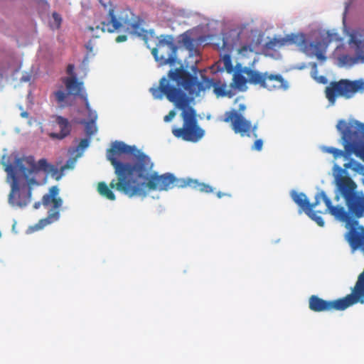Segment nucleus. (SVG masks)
<instances>
[{
    "mask_svg": "<svg viewBox=\"0 0 364 364\" xmlns=\"http://www.w3.org/2000/svg\"><path fill=\"white\" fill-rule=\"evenodd\" d=\"M107 157L118 178L117 182L112 181L111 186L129 198L145 196V188L159 191L173 188L174 175L151 173L154 164L150 157L136 146L116 141L107 150Z\"/></svg>",
    "mask_w": 364,
    "mask_h": 364,
    "instance_id": "1",
    "label": "nucleus"
},
{
    "mask_svg": "<svg viewBox=\"0 0 364 364\" xmlns=\"http://www.w3.org/2000/svg\"><path fill=\"white\" fill-rule=\"evenodd\" d=\"M150 92L155 99H161L163 95L182 112L181 117L183 119V126L173 128L172 133L176 138L182 139L186 141L197 142L204 136V130L198 124L197 114L193 107L190 105L192 98L181 89L170 84L165 77L160 80L159 86L151 87Z\"/></svg>",
    "mask_w": 364,
    "mask_h": 364,
    "instance_id": "2",
    "label": "nucleus"
},
{
    "mask_svg": "<svg viewBox=\"0 0 364 364\" xmlns=\"http://www.w3.org/2000/svg\"><path fill=\"white\" fill-rule=\"evenodd\" d=\"M104 11L106 13V21L101 22V26L95 27L89 26L87 29L91 31L92 36L98 38L99 33H113L114 31H124L127 33L141 36L145 30L141 26V21L129 9H122L109 1L103 3L100 1Z\"/></svg>",
    "mask_w": 364,
    "mask_h": 364,
    "instance_id": "3",
    "label": "nucleus"
},
{
    "mask_svg": "<svg viewBox=\"0 0 364 364\" xmlns=\"http://www.w3.org/2000/svg\"><path fill=\"white\" fill-rule=\"evenodd\" d=\"M170 80L174 82L178 88H182L191 97H198L200 92L213 87L214 93L218 97H231L230 91L227 90L225 84H220V82H214L213 80L203 77V81L200 82L198 77L183 68L170 70L168 73Z\"/></svg>",
    "mask_w": 364,
    "mask_h": 364,
    "instance_id": "4",
    "label": "nucleus"
},
{
    "mask_svg": "<svg viewBox=\"0 0 364 364\" xmlns=\"http://www.w3.org/2000/svg\"><path fill=\"white\" fill-rule=\"evenodd\" d=\"M75 163L74 159H69L65 165L58 169L54 165L48 163L46 159H41L36 162L33 156L16 158L14 161L18 171L22 174L27 184L30 186L38 185L35 177L41 171L50 174L55 180H59L62 178L65 170L73 168Z\"/></svg>",
    "mask_w": 364,
    "mask_h": 364,
    "instance_id": "5",
    "label": "nucleus"
},
{
    "mask_svg": "<svg viewBox=\"0 0 364 364\" xmlns=\"http://www.w3.org/2000/svg\"><path fill=\"white\" fill-rule=\"evenodd\" d=\"M358 303L364 304V272L358 276L351 293L345 297L327 301L311 295L309 299V307L314 312L343 311Z\"/></svg>",
    "mask_w": 364,
    "mask_h": 364,
    "instance_id": "6",
    "label": "nucleus"
},
{
    "mask_svg": "<svg viewBox=\"0 0 364 364\" xmlns=\"http://www.w3.org/2000/svg\"><path fill=\"white\" fill-rule=\"evenodd\" d=\"M341 39L337 33H330L327 31L321 36V40L308 42L305 36L302 33L291 34L277 43L280 46L286 43L296 44L300 46L307 55L310 57H316L320 61H325L326 57L325 55L328 46L333 41H340Z\"/></svg>",
    "mask_w": 364,
    "mask_h": 364,
    "instance_id": "7",
    "label": "nucleus"
},
{
    "mask_svg": "<svg viewBox=\"0 0 364 364\" xmlns=\"http://www.w3.org/2000/svg\"><path fill=\"white\" fill-rule=\"evenodd\" d=\"M336 128L342 135L345 151L348 154L355 153L364 159V124L358 121L348 123L340 120Z\"/></svg>",
    "mask_w": 364,
    "mask_h": 364,
    "instance_id": "8",
    "label": "nucleus"
},
{
    "mask_svg": "<svg viewBox=\"0 0 364 364\" xmlns=\"http://www.w3.org/2000/svg\"><path fill=\"white\" fill-rule=\"evenodd\" d=\"M337 186L350 215L358 218L362 217L364 213V195L355 191V183L349 176H341L337 178Z\"/></svg>",
    "mask_w": 364,
    "mask_h": 364,
    "instance_id": "9",
    "label": "nucleus"
},
{
    "mask_svg": "<svg viewBox=\"0 0 364 364\" xmlns=\"http://www.w3.org/2000/svg\"><path fill=\"white\" fill-rule=\"evenodd\" d=\"M358 92H364V80L341 79L332 81L325 89V95L331 105H334L338 97L353 98Z\"/></svg>",
    "mask_w": 364,
    "mask_h": 364,
    "instance_id": "10",
    "label": "nucleus"
},
{
    "mask_svg": "<svg viewBox=\"0 0 364 364\" xmlns=\"http://www.w3.org/2000/svg\"><path fill=\"white\" fill-rule=\"evenodd\" d=\"M4 171L7 173V182L10 184L11 191L9 195V202L13 206L24 207L31 199V186L28 184V189L24 191L20 188L16 170L18 168L10 163H3Z\"/></svg>",
    "mask_w": 364,
    "mask_h": 364,
    "instance_id": "11",
    "label": "nucleus"
},
{
    "mask_svg": "<svg viewBox=\"0 0 364 364\" xmlns=\"http://www.w3.org/2000/svg\"><path fill=\"white\" fill-rule=\"evenodd\" d=\"M242 72L247 76L250 83L259 85L268 90H287L288 87L287 82L279 74L262 73L248 68H245Z\"/></svg>",
    "mask_w": 364,
    "mask_h": 364,
    "instance_id": "12",
    "label": "nucleus"
},
{
    "mask_svg": "<svg viewBox=\"0 0 364 364\" xmlns=\"http://www.w3.org/2000/svg\"><path fill=\"white\" fill-rule=\"evenodd\" d=\"M59 189L58 186H53L49 189L48 193L45 194L42 198L41 202H36L33 205L35 209H38L41 205L47 208L53 204L52 208L48 211L46 218L41 219L38 223V226L42 228L60 218V208L63 205V200L58 197Z\"/></svg>",
    "mask_w": 364,
    "mask_h": 364,
    "instance_id": "13",
    "label": "nucleus"
},
{
    "mask_svg": "<svg viewBox=\"0 0 364 364\" xmlns=\"http://www.w3.org/2000/svg\"><path fill=\"white\" fill-rule=\"evenodd\" d=\"M178 48L174 43V39L169 35H161L156 48L151 53L160 65H173L176 61Z\"/></svg>",
    "mask_w": 364,
    "mask_h": 364,
    "instance_id": "14",
    "label": "nucleus"
},
{
    "mask_svg": "<svg viewBox=\"0 0 364 364\" xmlns=\"http://www.w3.org/2000/svg\"><path fill=\"white\" fill-rule=\"evenodd\" d=\"M223 121L230 123V127L234 132L240 134L241 136H250L252 133L254 137H257V125L252 126L250 121L246 119L242 114L237 113L235 109L225 112Z\"/></svg>",
    "mask_w": 364,
    "mask_h": 364,
    "instance_id": "15",
    "label": "nucleus"
},
{
    "mask_svg": "<svg viewBox=\"0 0 364 364\" xmlns=\"http://www.w3.org/2000/svg\"><path fill=\"white\" fill-rule=\"evenodd\" d=\"M321 200H322L326 204V209L323 211H318L320 213H329L332 215H333L336 219L339 220L342 222H346L348 224L350 223L351 221V215L349 213V211H346L343 207L340 205L333 206L332 205L331 200L327 197L326 194L323 191H321Z\"/></svg>",
    "mask_w": 364,
    "mask_h": 364,
    "instance_id": "16",
    "label": "nucleus"
},
{
    "mask_svg": "<svg viewBox=\"0 0 364 364\" xmlns=\"http://www.w3.org/2000/svg\"><path fill=\"white\" fill-rule=\"evenodd\" d=\"M54 120L50 122V125L54 127L58 125L60 128V132H50L47 134L52 139L63 140L70 134L72 125L69 120L62 116H53Z\"/></svg>",
    "mask_w": 364,
    "mask_h": 364,
    "instance_id": "17",
    "label": "nucleus"
},
{
    "mask_svg": "<svg viewBox=\"0 0 364 364\" xmlns=\"http://www.w3.org/2000/svg\"><path fill=\"white\" fill-rule=\"evenodd\" d=\"M291 196L295 203H296L306 213L307 208H316V206L320 203L321 191L316 193L315 196V201L312 203H309L306 195L303 193H299L296 191H292Z\"/></svg>",
    "mask_w": 364,
    "mask_h": 364,
    "instance_id": "18",
    "label": "nucleus"
},
{
    "mask_svg": "<svg viewBox=\"0 0 364 364\" xmlns=\"http://www.w3.org/2000/svg\"><path fill=\"white\" fill-rule=\"evenodd\" d=\"M116 179H112V181L109 183V186H107V184L105 182H99L97 185V191L98 193L104 198L110 200H114L116 197L113 191H112V188H114L117 191H118L116 188L112 187L111 184L113 181H115L117 182L118 181V178L116 176Z\"/></svg>",
    "mask_w": 364,
    "mask_h": 364,
    "instance_id": "19",
    "label": "nucleus"
},
{
    "mask_svg": "<svg viewBox=\"0 0 364 364\" xmlns=\"http://www.w3.org/2000/svg\"><path fill=\"white\" fill-rule=\"evenodd\" d=\"M70 95H78L81 90V83L75 77H66L63 80Z\"/></svg>",
    "mask_w": 364,
    "mask_h": 364,
    "instance_id": "20",
    "label": "nucleus"
},
{
    "mask_svg": "<svg viewBox=\"0 0 364 364\" xmlns=\"http://www.w3.org/2000/svg\"><path fill=\"white\" fill-rule=\"evenodd\" d=\"M193 179L192 178H177L174 176V183H173V188H184L190 187L192 188Z\"/></svg>",
    "mask_w": 364,
    "mask_h": 364,
    "instance_id": "21",
    "label": "nucleus"
},
{
    "mask_svg": "<svg viewBox=\"0 0 364 364\" xmlns=\"http://www.w3.org/2000/svg\"><path fill=\"white\" fill-rule=\"evenodd\" d=\"M192 189L199 191L202 193H209L213 191V188L208 184L200 183L198 180L193 179Z\"/></svg>",
    "mask_w": 364,
    "mask_h": 364,
    "instance_id": "22",
    "label": "nucleus"
},
{
    "mask_svg": "<svg viewBox=\"0 0 364 364\" xmlns=\"http://www.w3.org/2000/svg\"><path fill=\"white\" fill-rule=\"evenodd\" d=\"M350 41L355 46L356 53L358 56L364 59V40H357L355 37L351 36Z\"/></svg>",
    "mask_w": 364,
    "mask_h": 364,
    "instance_id": "23",
    "label": "nucleus"
},
{
    "mask_svg": "<svg viewBox=\"0 0 364 364\" xmlns=\"http://www.w3.org/2000/svg\"><path fill=\"white\" fill-rule=\"evenodd\" d=\"M181 44L188 50L193 51L195 50V41L189 35L184 33L181 36Z\"/></svg>",
    "mask_w": 364,
    "mask_h": 364,
    "instance_id": "24",
    "label": "nucleus"
},
{
    "mask_svg": "<svg viewBox=\"0 0 364 364\" xmlns=\"http://www.w3.org/2000/svg\"><path fill=\"white\" fill-rule=\"evenodd\" d=\"M314 208H307L306 214L314 220L319 226L323 227L324 225V221L321 216H318L316 215V212L314 210Z\"/></svg>",
    "mask_w": 364,
    "mask_h": 364,
    "instance_id": "25",
    "label": "nucleus"
},
{
    "mask_svg": "<svg viewBox=\"0 0 364 364\" xmlns=\"http://www.w3.org/2000/svg\"><path fill=\"white\" fill-rule=\"evenodd\" d=\"M323 151L326 153L332 154L335 159H337L338 158L344 156L346 155L344 151H342L334 147L325 146L323 148Z\"/></svg>",
    "mask_w": 364,
    "mask_h": 364,
    "instance_id": "26",
    "label": "nucleus"
},
{
    "mask_svg": "<svg viewBox=\"0 0 364 364\" xmlns=\"http://www.w3.org/2000/svg\"><path fill=\"white\" fill-rule=\"evenodd\" d=\"M247 81L249 82L248 77H245L241 73H236L234 75V82H235V85L238 88H242V87H245L246 85Z\"/></svg>",
    "mask_w": 364,
    "mask_h": 364,
    "instance_id": "27",
    "label": "nucleus"
},
{
    "mask_svg": "<svg viewBox=\"0 0 364 364\" xmlns=\"http://www.w3.org/2000/svg\"><path fill=\"white\" fill-rule=\"evenodd\" d=\"M70 94L68 92H65L63 90H57L53 92V95L55 96V100L60 106H64V102H65L66 98Z\"/></svg>",
    "mask_w": 364,
    "mask_h": 364,
    "instance_id": "28",
    "label": "nucleus"
},
{
    "mask_svg": "<svg viewBox=\"0 0 364 364\" xmlns=\"http://www.w3.org/2000/svg\"><path fill=\"white\" fill-rule=\"evenodd\" d=\"M85 124V131L88 136H91L97 132V127L95 124V122L93 121H88V122H84Z\"/></svg>",
    "mask_w": 364,
    "mask_h": 364,
    "instance_id": "29",
    "label": "nucleus"
},
{
    "mask_svg": "<svg viewBox=\"0 0 364 364\" xmlns=\"http://www.w3.org/2000/svg\"><path fill=\"white\" fill-rule=\"evenodd\" d=\"M82 97L84 100L85 107H86V109H87V110L88 112V116L90 117V120L89 121L95 122L97 118V113L91 109L90 103H89L88 100H87V97L86 96H83V95L82 96Z\"/></svg>",
    "mask_w": 364,
    "mask_h": 364,
    "instance_id": "30",
    "label": "nucleus"
},
{
    "mask_svg": "<svg viewBox=\"0 0 364 364\" xmlns=\"http://www.w3.org/2000/svg\"><path fill=\"white\" fill-rule=\"evenodd\" d=\"M223 48L226 50L228 52H231L234 48V45L232 43H230L228 41V38L223 37Z\"/></svg>",
    "mask_w": 364,
    "mask_h": 364,
    "instance_id": "31",
    "label": "nucleus"
},
{
    "mask_svg": "<svg viewBox=\"0 0 364 364\" xmlns=\"http://www.w3.org/2000/svg\"><path fill=\"white\" fill-rule=\"evenodd\" d=\"M223 63L225 66V68L228 70L232 69V61H231V57L230 54H225L223 56Z\"/></svg>",
    "mask_w": 364,
    "mask_h": 364,
    "instance_id": "32",
    "label": "nucleus"
},
{
    "mask_svg": "<svg viewBox=\"0 0 364 364\" xmlns=\"http://www.w3.org/2000/svg\"><path fill=\"white\" fill-rule=\"evenodd\" d=\"M90 144V140L88 139H82L80 140V143L77 145V150H84L86 149Z\"/></svg>",
    "mask_w": 364,
    "mask_h": 364,
    "instance_id": "33",
    "label": "nucleus"
},
{
    "mask_svg": "<svg viewBox=\"0 0 364 364\" xmlns=\"http://www.w3.org/2000/svg\"><path fill=\"white\" fill-rule=\"evenodd\" d=\"M262 146H263V141L262 139H257L255 141L252 149L254 150H256V151H261L262 149Z\"/></svg>",
    "mask_w": 364,
    "mask_h": 364,
    "instance_id": "34",
    "label": "nucleus"
},
{
    "mask_svg": "<svg viewBox=\"0 0 364 364\" xmlns=\"http://www.w3.org/2000/svg\"><path fill=\"white\" fill-rule=\"evenodd\" d=\"M52 16H53L55 22L57 24V27L58 28L60 27L61 21H62V18H61L60 15L56 12H53L52 14Z\"/></svg>",
    "mask_w": 364,
    "mask_h": 364,
    "instance_id": "35",
    "label": "nucleus"
},
{
    "mask_svg": "<svg viewBox=\"0 0 364 364\" xmlns=\"http://www.w3.org/2000/svg\"><path fill=\"white\" fill-rule=\"evenodd\" d=\"M176 112L174 110H171L167 115H166L164 118L165 122H171L173 118L176 116Z\"/></svg>",
    "mask_w": 364,
    "mask_h": 364,
    "instance_id": "36",
    "label": "nucleus"
},
{
    "mask_svg": "<svg viewBox=\"0 0 364 364\" xmlns=\"http://www.w3.org/2000/svg\"><path fill=\"white\" fill-rule=\"evenodd\" d=\"M127 39V35H119L116 38L115 41L117 43H122V42L126 41Z\"/></svg>",
    "mask_w": 364,
    "mask_h": 364,
    "instance_id": "37",
    "label": "nucleus"
},
{
    "mask_svg": "<svg viewBox=\"0 0 364 364\" xmlns=\"http://www.w3.org/2000/svg\"><path fill=\"white\" fill-rule=\"evenodd\" d=\"M246 109V106L244 105V104H240L239 105V108H238V110H236L237 112V113L239 114H241V112H244Z\"/></svg>",
    "mask_w": 364,
    "mask_h": 364,
    "instance_id": "38",
    "label": "nucleus"
},
{
    "mask_svg": "<svg viewBox=\"0 0 364 364\" xmlns=\"http://www.w3.org/2000/svg\"><path fill=\"white\" fill-rule=\"evenodd\" d=\"M73 68H74V65H71V64L68 65V73H71L72 70H73Z\"/></svg>",
    "mask_w": 364,
    "mask_h": 364,
    "instance_id": "39",
    "label": "nucleus"
},
{
    "mask_svg": "<svg viewBox=\"0 0 364 364\" xmlns=\"http://www.w3.org/2000/svg\"><path fill=\"white\" fill-rule=\"evenodd\" d=\"M320 82L325 83L326 82V79L323 76H321V80H319Z\"/></svg>",
    "mask_w": 364,
    "mask_h": 364,
    "instance_id": "40",
    "label": "nucleus"
},
{
    "mask_svg": "<svg viewBox=\"0 0 364 364\" xmlns=\"http://www.w3.org/2000/svg\"><path fill=\"white\" fill-rule=\"evenodd\" d=\"M225 193H221V192H218V193H217V196H218L219 198H222V197H223V196H225Z\"/></svg>",
    "mask_w": 364,
    "mask_h": 364,
    "instance_id": "41",
    "label": "nucleus"
},
{
    "mask_svg": "<svg viewBox=\"0 0 364 364\" xmlns=\"http://www.w3.org/2000/svg\"><path fill=\"white\" fill-rule=\"evenodd\" d=\"M312 68L315 70V73L317 72V65L316 63H314L312 65Z\"/></svg>",
    "mask_w": 364,
    "mask_h": 364,
    "instance_id": "42",
    "label": "nucleus"
},
{
    "mask_svg": "<svg viewBox=\"0 0 364 364\" xmlns=\"http://www.w3.org/2000/svg\"><path fill=\"white\" fill-rule=\"evenodd\" d=\"M87 48L90 49V50H92V48L89 46H87Z\"/></svg>",
    "mask_w": 364,
    "mask_h": 364,
    "instance_id": "43",
    "label": "nucleus"
},
{
    "mask_svg": "<svg viewBox=\"0 0 364 364\" xmlns=\"http://www.w3.org/2000/svg\"><path fill=\"white\" fill-rule=\"evenodd\" d=\"M87 48L90 49V50H92V48L89 46H87Z\"/></svg>",
    "mask_w": 364,
    "mask_h": 364,
    "instance_id": "44",
    "label": "nucleus"
},
{
    "mask_svg": "<svg viewBox=\"0 0 364 364\" xmlns=\"http://www.w3.org/2000/svg\"><path fill=\"white\" fill-rule=\"evenodd\" d=\"M87 48L90 49V50H92V48L89 46H87Z\"/></svg>",
    "mask_w": 364,
    "mask_h": 364,
    "instance_id": "45",
    "label": "nucleus"
},
{
    "mask_svg": "<svg viewBox=\"0 0 364 364\" xmlns=\"http://www.w3.org/2000/svg\"><path fill=\"white\" fill-rule=\"evenodd\" d=\"M28 80H29L28 78L23 79V81H28Z\"/></svg>",
    "mask_w": 364,
    "mask_h": 364,
    "instance_id": "46",
    "label": "nucleus"
},
{
    "mask_svg": "<svg viewBox=\"0 0 364 364\" xmlns=\"http://www.w3.org/2000/svg\"><path fill=\"white\" fill-rule=\"evenodd\" d=\"M344 166H345L346 168H348V164H346Z\"/></svg>",
    "mask_w": 364,
    "mask_h": 364,
    "instance_id": "47",
    "label": "nucleus"
},
{
    "mask_svg": "<svg viewBox=\"0 0 364 364\" xmlns=\"http://www.w3.org/2000/svg\"><path fill=\"white\" fill-rule=\"evenodd\" d=\"M242 50H245V48L243 47L242 49H240V51H242Z\"/></svg>",
    "mask_w": 364,
    "mask_h": 364,
    "instance_id": "48",
    "label": "nucleus"
},
{
    "mask_svg": "<svg viewBox=\"0 0 364 364\" xmlns=\"http://www.w3.org/2000/svg\"><path fill=\"white\" fill-rule=\"evenodd\" d=\"M353 222L354 223H355V224H357V223H358V222H357L356 220H353Z\"/></svg>",
    "mask_w": 364,
    "mask_h": 364,
    "instance_id": "49",
    "label": "nucleus"
}]
</instances>
